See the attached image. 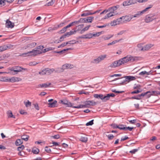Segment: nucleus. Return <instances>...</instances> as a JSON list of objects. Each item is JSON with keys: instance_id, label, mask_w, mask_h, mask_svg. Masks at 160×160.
I'll return each instance as SVG.
<instances>
[{"instance_id": "6ab92c4d", "label": "nucleus", "mask_w": 160, "mask_h": 160, "mask_svg": "<svg viewBox=\"0 0 160 160\" xmlns=\"http://www.w3.org/2000/svg\"><path fill=\"white\" fill-rule=\"evenodd\" d=\"M119 7V5H117L116 6H113L112 7L109 8L108 9L109 12H114V11L116 10Z\"/></svg>"}, {"instance_id": "58836bf2", "label": "nucleus", "mask_w": 160, "mask_h": 160, "mask_svg": "<svg viewBox=\"0 0 160 160\" xmlns=\"http://www.w3.org/2000/svg\"><path fill=\"white\" fill-rule=\"evenodd\" d=\"M153 6L152 5H150L149 7H148L146 8H145L141 12V13L143 14L144 12H146L147 11L148 9L152 8V7Z\"/></svg>"}, {"instance_id": "49530a36", "label": "nucleus", "mask_w": 160, "mask_h": 160, "mask_svg": "<svg viewBox=\"0 0 160 160\" xmlns=\"http://www.w3.org/2000/svg\"><path fill=\"white\" fill-rule=\"evenodd\" d=\"M32 105L34 106L36 109L37 110H39V107L37 103H33Z\"/></svg>"}, {"instance_id": "052dcab7", "label": "nucleus", "mask_w": 160, "mask_h": 160, "mask_svg": "<svg viewBox=\"0 0 160 160\" xmlns=\"http://www.w3.org/2000/svg\"><path fill=\"white\" fill-rule=\"evenodd\" d=\"M110 126L113 129H115L118 128V125L115 123H112L111 124Z\"/></svg>"}, {"instance_id": "a878e982", "label": "nucleus", "mask_w": 160, "mask_h": 160, "mask_svg": "<svg viewBox=\"0 0 160 160\" xmlns=\"http://www.w3.org/2000/svg\"><path fill=\"white\" fill-rule=\"evenodd\" d=\"M23 103L26 107H30L32 105L31 102L28 100L24 101Z\"/></svg>"}, {"instance_id": "dca6fc26", "label": "nucleus", "mask_w": 160, "mask_h": 160, "mask_svg": "<svg viewBox=\"0 0 160 160\" xmlns=\"http://www.w3.org/2000/svg\"><path fill=\"white\" fill-rule=\"evenodd\" d=\"M124 78L126 79H127V82H129L131 81L134 80L136 79L135 77L130 76H125Z\"/></svg>"}, {"instance_id": "b1692460", "label": "nucleus", "mask_w": 160, "mask_h": 160, "mask_svg": "<svg viewBox=\"0 0 160 160\" xmlns=\"http://www.w3.org/2000/svg\"><path fill=\"white\" fill-rule=\"evenodd\" d=\"M93 14L92 13L90 12V11H85V12L82 14L81 15V16H88L89 15H92Z\"/></svg>"}, {"instance_id": "f3484780", "label": "nucleus", "mask_w": 160, "mask_h": 160, "mask_svg": "<svg viewBox=\"0 0 160 160\" xmlns=\"http://www.w3.org/2000/svg\"><path fill=\"white\" fill-rule=\"evenodd\" d=\"M72 49L71 48H68L66 49H64L62 50H61L59 51H54V52L55 53H59L61 54H62L65 53V52L66 51H67L69 50H72Z\"/></svg>"}, {"instance_id": "cd10ccee", "label": "nucleus", "mask_w": 160, "mask_h": 160, "mask_svg": "<svg viewBox=\"0 0 160 160\" xmlns=\"http://www.w3.org/2000/svg\"><path fill=\"white\" fill-rule=\"evenodd\" d=\"M9 48L7 45H3L0 47V52H2L7 49Z\"/></svg>"}, {"instance_id": "e2e57ef3", "label": "nucleus", "mask_w": 160, "mask_h": 160, "mask_svg": "<svg viewBox=\"0 0 160 160\" xmlns=\"http://www.w3.org/2000/svg\"><path fill=\"white\" fill-rule=\"evenodd\" d=\"M24 145H22L18 147V150L19 151H21L24 148Z\"/></svg>"}, {"instance_id": "f03ea898", "label": "nucleus", "mask_w": 160, "mask_h": 160, "mask_svg": "<svg viewBox=\"0 0 160 160\" xmlns=\"http://www.w3.org/2000/svg\"><path fill=\"white\" fill-rule=\"evenodd\" d=\"M157 18V16L155 13L150 14L146 16L145 21L146 23H149Z\"/></svg>"}, {"instance_id": "bf43d9fd", "label": "nucleus", "mask_w": 160, "mask_h": 160, "mask_svg": "<svg viewBox=\"0 0 160 160\" xmlns=\"http://www.w3.org/2000/svg\"><path fill=\"white\" fill-rule=\"evenodd\" d=\"M102 33V32H98L96 33H92V37L99 36Z\"/></svg>"}, {"instance_id": "a211bd4d", "label": "nucleus", "mask_w": 160, "mask_h": 160, "mask_svg": "<svg viewBox=\"0 0 160 160\" xmlns=\"http://www.w3.org/2000/svg\"><path fill=\"white\" fill-rule=\"evenodd\" d=\"M128 57L129 61L132 62L137 61L138 59V57H133L130 55H128Z\"/></svg>"}, {"instance_id": "ddd939ff", "label": "nucleus", "mask_w": 160, "mask_h": 160, "mask_svg": "<svg viewBox=\"0 0 160 160\" xmlns=\"http://www.w3.org/2000/svg\"><path fill=\"white\" fill-rule=\"evenodd\" d=\"M122 20H123V22H129L132 18V17L129 16H125L121 17Z\"/></svg>"}, {"instance_id": "c756f323", "label": "nucleus", "mask_w": 160, "mask_h": 160, "mask_svg": "<svg viewBox=\"0 0 160 160\" xmlns=\"http://www.w3.org/2000/svg\"><path fill=\"white\" fill-rule=\"evenodd\" d=\"M88 140V138L87 137L84 136H82L80 139V141L82 142H86Z\"/></svg>"}, {"instance_id": "a19ab883", "label": "nucleus", "mask_w": 160, "mask_h": 160, "mask_svg": "<svg viewBox=\"0 0 160 160\" xmlns=\"http://www.w3.org/2000/svg\"><path fill=\"white\" fill-rule=\"evenodd\" d=\"M121 40H122V39H120L119 40H115V41H112L111 42L108 43V46H110V45H111L115 44L117 43L118 42L120 41H121Z\"/></svg>"}, {"instance_id": "f257e3e1", "label": "nucleus", "mask_w": 160, "mask_h": 160, "mask_svg": "<svg viewBox=\"0 0 160 160\" xmlns=\"http://www.w3.org/2000/svg\"><path fill=\"white\" fill-rule=\"evenodd\" d=\"M83 103L84 104L76 106V107H74V108H89L91 106L96 105L97 102L93 100H88L85 101Z\"/></svg>"}, {"instance_id": "393cba45", "label": "nucleus", "mask_w": 160, "mask_h": 160, "mask_svg": "<svg viewBox=\"0 0 160 160\" xmlns=\"http://www.w3.org/2000/svg\"><path fill=\"white\" fill-rule=\"evenodd\" d=\"M91 27L90 25H88L86 27H84L82 29L80 32V34H82L85 31L88 30L89 28Z\"/></svg>"}, {"instance_id": "ea45409f", "label": "nucleus", "mask_w": 160, "mask_h": 160, "mask_svg": "<svg viewBox=\"0 0 160 160\" xmlns=\"http://www.w3.org/2000/svg\"><path fill=\"white\" fill-rule=\"evenodd\" d=\"M10 70L12 71V73L14 72L13 74H17L18 72H19V71L14 69L13 67L11 68Z\"/></svg>"}, {"instance_id": "c85d7f7f", "label": "nucleus", "mask_w": 160, "mask_h": 160, "mask_svg": "<svg viewBox=\"0 0 160 160\" xmlns=\"http://www.w3.org/2000/svg\"><path fill=\"white\" fill-rule=\"evenodd\" d=\"M13 67L14 69L17 70H18V71L19 70V72H21L23 70H27V68H23L19 66H15Z\"/></svg>"}, {"instance_id": "4468645a", "label": "nucleus", "mask_w": 160, "mask_h": 160, "mask_svg": "<svg viewBox=\"0 0 160 160\" xmlns=\"http://www.w3.org/2000/svg\"><path fill=\"white\" fill-rule=\"evenodd\" d=\"M21 79L18 77H13L11 78H9V82H18L21 80Z\"/></svg>"}, {"instance_id": "0eeeda50", "label": "nucleus", "mask_w": 160, "mask_h": 160, "mask_svg": "<svg viewBox=\"0 0 160 160\" xmlns=\"http://www.w3.org/2000/svg\"><path fill=\"white\" fill-rule=\"evenodd\" d=\"M136 3V0H128L124 1L123 3V5L126 6Z\"/></svg>"}, {"instance_id": "423d86ee", "label": "nucleus", "mask_w": 160, "mask_h": 160, "mask_svg": "<svg viewBox=\"0 0 160 160\" xmlns=\"http://www.w3.org/2000/svg\"><path fill=\"white\" fill-rule=\"evenodd\" d=\"M122 61L120 59L119 60L116 61L110 64L109 67L111 68H115L122 65Z\"/></svg>"}, {"instance_id": "4c0bfd02", "label": "nucleus", "mask_w": 160, "mask_h": 160, "mask_svg": "<svg viewBox=\"0 0 160 160\" xmlns=\"http://www.w3.org/2000/svg\"><path fill=\"white\" fill-rule=\"evenodd\" d=\"M153 6L152 5H150L149 7H148L146 8H145L141 12V13L143 14L144 12H146L147 11L148 9L152 8V7Z\"/></svg>"}, {"instance_id": "13d9d810", "label": "nucleus", "mask_w": 160, "mask_h": 160, "mask_svg": "<svg viewBox=\"0 0 160 160\" xmlns=\"http://www.w3.org/2000/svg\"><path fill=\"white\" fill-rule=\"evenodd\" d=\"M149 92H143L140 94H139L140 96V97L141 99L143 97L145 96L146 94H148L149 93Z\"/></svg>"}, {"instance_id": "bb28decb", "label": "nucleus", "mask_w": 160, "mask_h": 160, "mask_svg": "<svg viewBox=\"0 0 160 160\" xmlns=\"http://www.w3.org/2000/svg\"><path fill=\"white\" fill-rule=\"evenodd\" d=\"M93 18V17H89L87 18H85V22H91Z\"/></svg>"}, {"instance_id": "5fc2aeb1", "label": "nucleus", "mask_w": 160, "mask_h": 160, "mask_svg": "<svg viewBox=\"0 0 160 160\" xmlns=\"http://www.w3.org/2000/svg\"><path fill=\"white\" fill-rule=\"evenodd\" d=\"M67 44H73L76 43V42L74 40H72L66 42Z\"/></svg>"}, {"instance_id": "338daca9", "label": "nucleus", "mask_w": 160, "mask_h": 160, "mask_svg": "<svg viewBox=\"0 0 160 160\" xmlns=\"http://www.w3.org/2000/svg\"><path fill=\"white\" fill-rule=\"evenodd\" d=\"M57 29V27H54L53 28L49 27L48 28V31H51L56 30Z\"/></svg>"}, {"instance_id": "69168bd1", "label": "nucleus", "mask_w": 160, "mask_h": 160, "mask_svg": "<svg viewBox=\"0 0 160 160\" xmlns=\"http://www.w3.org/2000/svg\"><path fill=\"white\" fill-rule=\"evenodd\" d=\"M67 29V28L66 27H64L59 32L60 33H62L66 31Z\"/></svg>"}, {"instance_id": "5701e85b", "label": "nucleus", "mask_w": 160, "mask_h": 160, "mask_svg": "<svg viewBox=\"0 0 160 160\" xmlns=\"http://www.w3.org/2000/svg\"><path fill=\"white\" fill-rule=\"evenodd\" d=\"M7 113L8 118H15L14 115H13L12 112H11V111H8Z\"/></svg>"}, {"instance_id": "2f4dec72", "label": "nucleus", "mask_w": 160, "mask_h": 160, "mask_svg": "<svg viewBox=\"0 0 160 160\" xmlns=\"http://www.w3.org/2000/svg\"><path fill=\"white\" fill-rule=\"evenodd\" d=\"M32 51H29V52H27L24 53H22L21 55L22 56H32Z\"/></svg>"}, {"instance_id": "7ed1b4c3", "label": "nucleus", "mask_w": 160, "mask_h": 160, "mask_svg": "<svg viewBox=\"0 0 160 160\" xmlns=\"http://www.w3.org/2000/svg\"><path fill=\"white\" fill-rule=\"evenodd\" d=\"M43 48V46L42 45L36 47L35 49H33L31 51L32 52V55L35 56L38 54H41L42 53V49Z\"/></svg>"}, {"instance_id": "4d7b16f0", "label": "nucleus", "mask_w": 160, "mask_h": 160, "mask_svg": "<svg viewBox=\"0 0 160 160\" xmlns=\"http://www.w3.org/2000/svg\"><path fill=\"white\" fill-rule=\"evenodd\" d=\"M147 74H148V72H146L145 71H144L140 72L139 74V75L141 76H143L145 74L147 75Z\"/></svg>"}, {"instance_id": "3c124183", "label": "nucleus", "mask_w": 160, "mask_h": 160, "mask_svg": "<svg viewBox=\"0 0 160 160\" xmlns=\"http://www.w3.org/2000/svg\"><path fill=\"white\" fill-rule=\"evenodd\" d=\"M110 12L108 13L107 15V17H108L109 18L113 16L114 15V12Z\"/></svg>"}, {"instance_id": "72a5a7b5", "label": "nucleus", "mask_w": 160, "mask_h": 160, "mask_svg": "<svg viewBox=\"0 0 160 160\" xmlns=\"http://www.w3.org/2000/svg\"><path fill=\"white\" fill-rule=\"evenodd\" d=\"M113 35H108L107 36H103V38L104 40H108L113 37Z\"/></svg>"}, {"instance_id": "6e6552de", "label": "nucleus", "mask_w": 160, "mask_h": 160, "mask_svg": "<svg viewBox=\"0 0 160 160\" xmlns=\"http://www.w3.org/2000/svg\"><path fill=\"white\" fill-rule=\"evenodd\" d=\"M48 107L51 108L55 107L56 106L57 101L56 100H53V99H50L48 100Z\"/></svg>"}, {"instance_id": "603ef678", "label": "nucleus", "mask_w": 160, "mask_h": 160, "mask_svg": "<svg viewBox=\"0 0 160 160\" xmlns=\"http://www.w3.org/2000/svg\"><path fill=\"white\" fill-rule=\"evenodd\" d=\"M142 90H137L131 92V94H134L138 93L139 92H142Z\"/></svg>"}, {"instance_id": "e433bc0d", "label": "nucleus", "mask_w": 160, "mask_h": 160, "mask_svg": "<svg viewBox=\"0 0 160 160\" xmlns=\"http://www.w3.org/2000/svg\"><path fill=\"white\" fill-rule=\"evenodd\" d=\"M71 65L68 64H65L62 66L64 70L67 68H71Z\"/></svg>"}, {"instance_id": "39448f33", "label": "nucleus", "mask_w": 160, "mask_h": 160, "mask_svg": "<svg viewBox=\"0 0 160 160\" xmlns=\"http://www.w3.org/2000/svg\"><path fill=\"white\" fill-rule=\"evenodd\" d=\"M106 57L107 55L106 54L100 55L98 58L94 59L93 60V62L95 63H98L101 61L103 60Z\"/></svg>"}, {"instance_id": "473e14b6", "label": "nucleus", "mask_w": 160, "mask_h": 160, "mask_svg": "<svg viewBox=\"0 0 160 160\" xmlns=\"http://www.w3.org/2000/svg\"><path fill=\"white\" fill-rule=\"evenodd\" d=\"M29 136L26 135H24L21 136L22 140H23L25 141H27L29 138Z\"/></svg>"}, {"instance_id": "aec40b11", "label": "nucleus", "mask_w": 160, "mask_h": 160, "mask_svg": "<svg viewBox=\"0 0 160 160\" xmlns=\"http://www.w3.org/2000/svg\"><path fill=\"white\" fill-rule=\"evenodd\" d=\"M51 84V83H42V84H40L38 85V86L39 87L41 88H47L49 87V86Z\"/></svg>"}, {"instance_id": "9b49d317", "label": "nucleus", "mask_w": 160, "mask_h": 160, "mask_svg": "<svg viewBox=\"0 0 160 160\" xmlns=\"http://www.w3.org/2000/svg\"><path fill=\"white\" fill-rule=\"evenodd\" d=\"M138 47L140 49L141 51L146 50L147 49L150 48V47L149 45H145L144 47L143 48L142 46V44H139L137 45Z\"/></svg>"}, {"instance_id": "4be33fe9", "label": "nucleus", "mask_w": 160, "mask_h": 160, "mask_svg": "<svg viewBox=\"0 0 160 160\" xmlns=\"http://www.w3.org/2000/svg\"><path fill=\"white\" fill-rule=\"evenodd\" d=\"M46 75H50L52 73L55 71V69L53 68H46Z\"/></svg>"}, {"instance_id": "f704fd0d", "label": "nucleus", "mask_w": 160, "mask_h": 160, "mask_svg": "<svg viewBox=\"0 0 160 160\" xmlns=\"http://www.w3.org/2000/svg\"><path fill=\"white\" fill-rule=\"evenodd\" d=\"M22 143V140L21 139H17L15 142V144L17 146L20 145Z\"/></svg>"}, {"instance_id": "412c9836", "label": "nucleus", "mask_w": 160, "mask_h": 160, "mask_svg": "<svg viewBox=\"0 0 160 160\" xmlns=\"http://www.w3.org/2000/svg\"><path fill=\"white\" fill-rule=\"evenodd\" d=\"M83 24H80L78 26H76L74 28V29L77 32L78 31H79L81 30L83 28Z\"/></svg>"}, {"instance_id": "c9c22d12", "label": "nucleus", "mask_w": 160, "mask_h": 160, "mask_svg": "<svg viewBox=\"0 0 160 160\" xmlns=\"http://www.w3.org/2000/svg\"><path fill=\"white\" fill-rule=\"evenodd\" d=\"M115 95L114 93H109L107 94L106 96V101L109 99L110 97H113Z\"/></svg>"}, {"instance_id": "09e8293b", "label": "nucleus", "mask_w": 160, "mask_h": 160, "mask_svg": "<svg viewBox=\"0 0 160 160\" xmlns=\"http://www.w3.org/2000/svg\"><path fill=\"white\" fill-rule=\"evenodd\" d=\"M140 87L141 86L139 84H135L133 88L134 89H137L138 90H140Z\"/></svg>"}, {"instance_id": "1a4fd4ad", "label": "nucleus", "mask_w": 160, "mask_h": 160, "mask_svg": "<svg viewBox=\"0 0 160 160\" xmlns=\"http://www.w3.org/2000/svg\"><path fill=\"white\" fill-rule=\"evenodd\" d=\"M122 18L121 17L117 18L116 20H113L111 23V25L112 26H115L119 24L121 22Z\"/></svg>"}, {"instance_id": "20e7f679", "label": "nucleus", "mask_w": 160, "mask_h": 160, "mask_svg": "<svg viewBox=\"0 0 160 160\" xmlns=\"http://www.w3.org/2000/svg\"><path fill=\"white\" fill-rule=\"evenodd\" d=\"M59 102L60 103H61L65 105L66 107H72L74 108V107H76V106H74L73 105L74 104H72L66 99H63L60 100Z\"/></svg>"}, {"instance_id": "37998d69", "label": "nucleus", "mask_w": 160, "mask_h": 160, "mask_svg": "<svg viewBox=\"0 0 160 160\" xmlns=\"http://www.w3.org/2000/svg\"><path fill=\"white\" fill-rule=\"evenodd\" d=\"M39 150L37 148H33L32 150V152L35 154H37L39 152Z\"/></svg>"}, {"instance_id": "774afa93", "label": "nucleus", "mask_w": 160, "mask_h": 160, "mask_svg": "<svg viewBox=\"0 0 160 160\" xmlns=\"http://www.w3.org/2000/svg\"><path fill=\"white\" fill-rule=\"evenodd\" d=\"M66 42H63L62 43V44L59 45L58 46V48H59L61 47H64L66 46L67 44Z\"/></svg>"}, {"instance_id": "de8ad7c7", "label": "nucleus", "mask_w": 160, "mask_h": 160, "mask_svg": "<svg viewBox=\"0 0 160 160\" xmlns=\"http://www.w3.org/2000/svg\"><path fill=\"white\" fill-rule=\"evenodd\" d=\"M142 14V13H141V12H137V13L134 15H132L131 17H132V18L135 17H138Z\"/></svg>"}, {"instance_id": "2eb2a0df", "label": "nucleus", "mask_w": 160, "mask_h": 160, "mask_svg": "<svg viewBox=\"0 0 160 160\" xmlns=\"http://www.w3.org/2000/svg\"><path fill=\"white\" fill-rule=\"evenodd\" d=\"M129 58L128 55L123 58H121L120 59L121 60L122 64H124L129 61Z\"/></svg>"}, {"instance_id": "79ce46f5", "label": "nucleus", "mask_w": 160, "mask_h": 160, "mask_svg": "<svg viewBox=\"0 0 160 160\" xmlns=\"http://www.w3.org/2000/svg\"><path fill=\"white\" fill-rule=\"evenodd\" d=\"M126 127L125 125H122V124H120L118 125V128L120 129V130H124L125 128Z\"/></svg>"}, {"instance_id": "a18cd8bd", "label": "nucleus", "mask_w": 160, "mask_h": 160, "mask_svg": "<svg viewBox=\"0 0 160 160\" xmlns=\"http://www.w3.org/2000/svg\"><path fill=\"white\" fill-rule=\"evenodd\" d=\"M85 37L86 38H91L92 37V33H89L85 35Z\"/></svg>"}, {"instance_id": "6e6d98bb", "label": "nucleus", "mask_w": 160, "mask_h": 160, "mask_svg": "<svg viewBox=\"0 0 160 160\" xmlns=\"http://www.w3.org/2000/svg\"><path fill=\"white\" fill-rule=\"evenodd\" d=\"M147 92H149L148 93V94H146V95L147 98H150L151 96L153 95V94L152 92V91L151 92L149 91H147Z\"/></svg>"}, {"instance_id": "0e129e2a", "label": "nucleus", "mask_w": 160, "mask_h": 160, "mask_svg": "<svg viewBox=\"0 0 160 160\" xmlns=\"http://www.w3.org/2000/svg\"><path fill=\"white\" fill-rule=\"evenodd\" d=\"M85 18H81L78 21L79 22V23H86L85 22Z\"/></svg>"}, {"instance_id": "8fccbe9b", "label": "nucleus", "mask_w": 160, "mask_h": 160, "mask_svg": "<svg viewBox=\"0 0 160 160\" xmlns=\"http://www.w3.org/2000/svg\"><path fill=\"white\" fill-rule=\"evenodd\" d=\"M67 37V35L64 34V35L62 36L60 38L59 41L60 42H61L64 40V38H66Z\"/></svg>"}, {"instance_id": "c03bdc74", "label": "nucleus", "mask_w": 160, "mask_h": 160, "mask_svg": "<svg viewBox=\"0 0 160 160\" xmlns=\"http://www.w3.org/2000/svg\"><path fill=\"white\" fill-rule=\"evenodd\" d=\"M39 73L41 75L46 74V68L43 69L41 72H39Z\"/></svg>"}, {"instance_id": "7c9ffc66", "label": "nucleus", "mask_w": 160, "mask_h": 160, "mask_svg": "<svg viewBox=\"0 0 160 160\" xmlns=\"http://www.w3.org/2000/svg\"><path fill=\"white\" fill-rule=\"evenodd\" d=\"M64 69L62 66L61 68H58L55 70V72L57 73H60L63 71Z\"/></svg>"}, {"instance_id": "9d476101", "label": "nucleus", "mask_w": 160, "mask_h": 160, "mask_svg": "<svg viewBox=\"0 0 160 160\" xmlns=\"http://www.w3.org/2000/svg\"><path fill=\"white\" fill-rule=\"evenodd\" d=\"M94 97L96 98L100 99L103 100L104 101H106V96L102 94H94Z\"/></svg>"}, {"instance_id": "864d4df0", "label": "nucleus", "mask_w": 160, "mask_h": 160, "mask_svg": "<svg viewBox=\"0 0 160 160\" xmlns=\"http://www.w3.org/2000/svg\"><path fill=\"white\" fill-rule=\"evenodd\" d=\"M45 150L48 153L51 152V150L49 147L46 146L45 148Z\"/></svg>"}, {"instance_id": "f8f14e48", "label": "nucleus", "mask_w": 160, "mask_h": 160, "mask_svg": "<svg viewBox=\"0 0 160 160\" xmlns=\"http://www.w3.org/2000/svg\"><path fill=\"white\" fill-rule=\"evenodd\" d=\"M6 27L8 28H12L14 27V23L12 22L9 20H7L5 24Z\"/></svg>"}, {"instance_id": "680f3d73", "label": "nucleus", "mask_w": 160, "mask_h": 160, "mask_svg": "<svg viewBox=\"0 0 160 160\" xmlns=\"http://www.w3.org/2000/svg\"><path fill=\"white\" fill-rule=\"evenodd\" d=\"M93 120H92L90 121L89 122H88L86 124V125L87 126H88L92 125L93 124Z\"/></svg>"}]
</instances>
